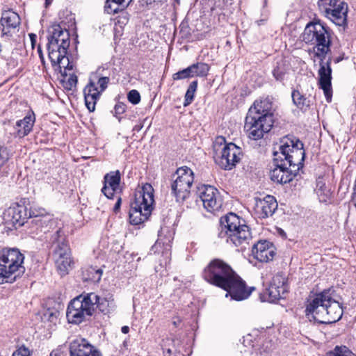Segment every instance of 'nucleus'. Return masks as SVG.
I'll return each mask as SVG.
<instances>
[{
	"label": "nucleus",
	"mask_w": 356,
	"mask_h": 356,
	"mask_svg": "<svg viewBox=\"0 0 356 356\" xmlns=\"http://www.w3.org/2000/svg\"><path fill=\"white\" fill-rule=\"evenodd\" d=\"M202 277L208 283L227 291L236 300L248 298L254 287L247 289L245 283L236 273L229 264L220 259L211 260L205 267Z\"/></svg>",
	"instance_id": "nucleus-1"
},
{
	"label": "nucleus",
	"mask_w": 356,
	"mask_h": 356,
	"mask_svg": "<svg viewBox=\"0 0 356 356\" xmlns=\"http://www.w3.org/2000/svg\"><path fill=\"white\" fill-rule=\"evenodd\" d=\"M334 291L329 289L315 295L307 305L305 313L321 323H332L343 315L341 304L334 299Z\"/></svg>",
	"instance_id": "nucleus-2"
},
{
	"label": "nucleus",
	"mask_w": 356,
	"mask_h": 356,
	"mask_svg": "<svg viewBox=\"0 0 356 356\" xmlns=\"http://www.w3.org/2000/svg\"><path fill=\"white\" fill-rule=\"evenodd\" d=\"M47 49L49 58L54 67H58L61 74H66L72 70L73 65L67 56L70 46V34L65 29L59 24H53L49 31Z\"/></svg>",
	"instance_id": "nucleus-3"
},
{
	"label": "nucleus",
	"mask_w": 356,
	"mask_h": 356,
	"mask_svg": "<svg viewBox=\"0 0 356 356\" xmlns=\"http://www.w3.org/2000/svg\"><path fill=\"white\" fill-rule=\"evenodd\" d=\"M28 218H33L32 222H34L38 229L44 233L49 232V228L55 224V221L51 218L50 216L46 215L44 209L41 208L31 207L28 214L25 207L16 205L9 207L4 213L5 220L14 226L23 225Z\"/></svg>",
	"instance_id": "nucleus-4"
},
{
	"label": "nucleus",
	"mask_w": 356,
	"mask_h": 356,
	"mask_svg": "<svg viewBox=\"0 0 356 356\" xmlns=\"http://www.w3.org/2000/svg\"><path fill=\"white\" fill-rule=\"evenodd\" d=\"M24 254L17 248L0 251V284L13 283L24 273Z\"/></svg>",
	"instance_id": "nucleus-5"
},
{
	"label": "nucleus",
	"mask_w": 356,
	"mask_h": 356,
	"mask_svg": "<svg viewBox=\"0 0 356 356\" xmlns=\"http://www.w3.org/2000/svg\"><path fill=\"white\" fill-rule=\"evenodd\" d=\"M302 40L313 44L316 56L325 58L330 51V34L327 28L319 22L309 23L302 33Z\"/></svg>",
	"instance_id": "nucleus-6"
},
{
	"label": "nucleus",
	"mask_w": 356,
	"mask_h": 356,
	"mask_svg": "<svg viewBox=\"0 0 356 356\" xmlns=\"http://www.w3.org/2000/svg\"><path fill=\"white\" fill-rule=\"evenodd\" d=\"M153 191L152 186L146 184L135 194L129 210V220L132 225H140L148 219L154 202Z\"/></svg>",
	"instance_id": "nucleus-7"
},
{
	"label": "nucleus",
	"mask_w": 356,
	"mask_h": 356,
	"mask_svg": "<svg viewBox=\"0 0 356 356\" xmlns=\"http://www.w3.org/2000/svg\"><path fill=\"white\" fill-rule=\"evenodd\" d=\"M303 143L294 136H286L280 141L279 151L274 152V156L283 159L290 167L299 171L303 166L305 153Z\"/></svg>",
	"instance_id": "nucleus-8"
},
{
	"label": "nucleus",
	"mask_w": 356,
	"mask_h": 356,
	"mask_svg": "<svg viewBox=\"0 0 356 356\" xmlns=\"http://www.w3.org/2000/svg\"><path fill=\"white\" fill-rule=\"evenodd\" d=\"M97 300V294L90 293L84 296H77L71 300L66 312L68 322L79 324L86 319V316H92Z\"/></svg>",
	"instance_id": "nucleus-9"
},
{
	"label": "nucleus",
	"mask_w": 356,
	"mask_h": 356,
	"mask_svg": "<svg viewBox=\"0 0 356 356\" xmlns=\"http://www.w3.org/2000/svg\"><path fill=\"white\" fill-rule=\"evenodd\" d=\"M216 163L225 170L236 166L242 156L241 149L233 143L225 144V138L218 137L213 144Z\"/></svg>",
	"instance_id": "nucleus-10"
},
{
	"label": "nucleus",
	"mask_w": 356,
	"mask_h": 356,
	"mask_svg": "<svg viewBox=\"0 0 356 356\" xmlns=\"http://www.w3.org/2000/svg\"><path fill=\"white\" fill-rule=\"evenodd\" d=\"M171 193L178 202H184L189 197L194 181L193 172L187 166L179 168L172 177Z\"/></svg>",
	"instance_id": "nucleus-11"
},
{
	"label": "nucleus",
	"mask_w": 356,
	"mask_h": 356,
	"mask_svg": "<svg viewBox=\"0 0 356 356\" xmlns=\"http://www.w3.org/2000/svg\"><path fill=\"white\" fill-rule=\"evenodd\" d=\"M51 241L55 245L54 257L57 270L60 275H65L67 274L72 261L68 244L60 229L56 230L51 237Z\"/></svg>",
	"instance_id": "nucleus-12"
},
{
	"label": "nucleus",
	"mask_w": 356,
	"mask_h": 356,
	"mask_svg": "<svg viewBox=\"0 0 356 356\" xmlns=\"http://www.w3.org/2000/svg\"><path fill=\"white\" fill-rule=\"evenodd\" d=\"M109 81V77L97 72L90 75L89 82L83 89L86 106L90 112L95 111L96 103L107 88Z\"/></svg>",
	"instance_id": "nucleus-13"
},
{
	"label": "nucleus",
	"mask_w": 356,
	"mask_h": 356,
	"mask_svg": "<svg viewBox=\"0 0 356 356\" xmlns=\"http://www.w3.org/2000/svg\"><path fill=\"white\" fill-rule=\"evenodd\" d=\"M274 120L269 117L256 116L248 113L245 118L244 129L249 138L257 140L262 138L272 129Z\"/></svg>",
	"instance_id": "nucleus-14"
},
{
	"label": "nucleus",
	"mask_w": 356,
	"mask_h": 356,
	"mask_svg": "<svg viewBox=\"0 0 356 356\" xmlns=\"http://www.w3.org/2000/svg\"><path fill=\"white\" fill-rule=\"evenodd\" d=\"M195 194L208 211L213 212L221 208L222 200L218 191L215 187L205 184L200 185L197 186Z\"/></svg>",
	"instance_id": "nucleus-15"
},
{
	"label": "nucleus",
	"mask_w": 356,
	"mask_h": 356,
	"mask_svg": "<svg viewBox=\"0 0 356 356\" xmlns=\"http://www.w3.org/2000/svg\"><path fill=\"white\" fill-rule=\"evenodd\" d=\"M275 168L270 170V179L277 184H286L293 180L298 171L288 165L283 159L275 156L273 159Z\"/></svg>",
	"instance_id": "nucleus-16"
},
{
	"label": "nucleus",
	"mask_w": 356,
	"mask_h": 356,
	"mask_svg": "<svg viewBox=\"0 0 356 356\" xmlns=\"http://www.w3.org/2000/svg\"><path fill=\"white\" fill-rule=\"evenodd\" d=\"M287 292V286L285 284V279L281 275H276L273 277V283L263 294V300L269 302H274L284 298Z\"/></svg>",
	"instance_id": "nucleus-17"
},
{
	"label": "nucleus",
	"mask_w": 356,
	"mask_h": 356,
	"mask_svg": "<svg viewBox=\"0 0 356 356\" xmlns=\"http://www.w3.org/2000/svg\"><path fill=\"white\" fill-rule=\"evenodd\" d=\"M69 349L70 356H102L99 350L83 338L72 340Z\"/></svg>",
	"instance_id": "nucleus-18"
},
{
	"label": "nucleus",
	"mask_w": 356,
	"mask_h": 356,
	"mask_svg": "<svg viewBox=\"0 0 356 356\" xmlns=\"http://www.w3.org/2000/svg\"><path fill=\"white\" fill-rule=\"evenodd\" d=\"M277 207V202L272 195H266L262 199H255L254 211L259 218H267L272 216Z\"/></svg>",
	"instance_id": "nucleus-19"
},
{
	"label": "nucleus",
	"mask_w": 356,
	"mask_h": 356,
	"mask_svg": "<svg viewBox=\"0 0 356 356\" xmlns=\"http://www.w3.org/2000/svg\"><path fill=\"white\" fill-rule=\"evenodd\" d=\"M243 225H247L243 219L234 213H229L220 219L221 230L218 234L220 238H225L226 234L238 231Z\"/></svg>",
	"instance_id": "nucleus-20"
},
{
	"label": "nucleus",
	"mask_w": 356,
	"mask_h": 356,
	"mask_svg": "<svg viewBox=\"0 0 356 356\" xmlns=\"http://www.w3.org/2000/svg\"><path fill=\"white\" fill-rule=\"evenodd\" d=\"M253 257L260 262H268L273 260L275 252V248L267 241H259L252 248Z\"/></svg>",
	"instance_id": "nucleus-21"
},
{
	"label": "nucleus",
	"mask_w": 356,
	"mask_h": 356,
	"mask_svg": "<svg viewBox=\"0 0 356 356\" xmlns=\"http://www.w3.org/2000/svg\"><path fill=\"white\" fill-rule=\"evenodd\" d=\"M102 192L108 199H113L120 190V175L118 170L107 173L104 178Z\"/></svg>",
	"instance_id": "nucleus-22"
},
{
	"label": "nucleus",
	"mask_w": 356,
	"mask_h": 356,
	"mask_svg": "<svg viewBox=\"0 0 356 356\" xmlns=\"http://www.w3.org/2000/svg\"><path fill=\"white\" fill-rule=\"evenodd\" d=\"M332 69L330 67V59L327 62H321V67L318 70L319 85L323 89L324 94L328 100L331 97V79Z\"/></svg>",
	"instance_id": "nucleus-23"
},
{
	"label": "nucleus",
	"mask_w": 356,
	"mask_h": 356,
	"mask_svg": "<svg viewBox=\"0 0 356 356\" xmlns=\"http://www.w3.org/2000/svg\"><path fill=\"white\" fill-rule=\"evenodd\" d=\"M227 243L230 242L235 246H243L249 243L252 238V234L248 225H243L241 229L226 234L225 238Z\"/></svg>",
	"instance_id": "nucleus-24"
},
{
	"label": "nucleus",
	"mask_w": 356,
	"mask_h": 356,
	"mask_svg": "<svg viewBox=\"0 0 356 356\" xmlns=\"http://www.w3.org/2000/svg\"><path fill=\"white\" fill-rule=\"evenodd\" d=\"M273 103L269 97L256 100L253 105L250 106L248 113H251L256 116L265 115L273 120L272 112Z\"/></svg>",
	"instance_id": "nucleus-25"
},
{
	"label": "nucleus",
	"mask_w": 356,
	"mask_h": 356,
	"mask_svg": "<svg viewBox=\"0 0 356 356\" xmlns=\"http://www.w3.org/2000/svg\"><path fill=\"white\" fill-rule=\"evenodd\" d=\"M341 4V6H338L337 9L328 11V14L325 16L337 26H344L347 24V13L348 8L346 3Z\"/></svg>",
	"instance_id": "nucleus-26"
},
{
	"label": "nucleus",
	"mask_w": 356,
	"mask_h": 356,
	"mask_svg": "<svg viewBox=\"0 0 356 356\" xmlns=\"http://www.w3.org/2000/svg\"><path fill=\"white\" fill-rule=\"evenodd\" d=\"M97 301L95 302V305L99 310L104 314H109L115 311L116 305L113 298V295L111 293H104L102 296H97Z\"/></svg>",
	"instance_id": "nucleus-27"
},
{
	"label": "nucleus",
	"mask_w": 356,
	"mask_h": 356,
	"mask_svg": "<svg viewBox=\"0 0 356 356\" xmlns=\"http://www.w3.org/2000/svg\"><path fill=\"white\" fill-rule=\"evenodd\" d=\"M35 122L34 115H26L24 119L18 120L16 123L17 136L23 138L27 136L32 130Z\"/></svg>",
	"instance_id": "nucleus-28"
},
{
	"label": "nucleus",
	"mask_w": 356,
	"mask_h": 356,
	"mask_svg": "<svg viewBox=\"0 0 356 356\" xmlns=\"http://www.w3.org/2000/svg\"><path fill=\"white\" fill-rule=\"evenodd\" d=\"M132 0H106L104 11L109 15L122 12L126 9Z\"/></svg>",
	"instance_id": "nucleus-29"
},
{
	"label": "nucleus",
	"mask_w": 356,
	"mask_h": 356,
	"mask_svg": "<svg viewBox=\"0 0 356 356\" xmlns=\"http://www.w3.org/2000/svg\"><path fill=\"white\" fill-rule=\"evenodd\" d=\"M20 23V18L17 13L12 10H6L2 13L1 18V25L7 29H15Z\"/></svg>",
	"instance_id": "nucleus-30"
},
{
	"label": "nucleus",
	"mask_w": 356,
	"mask_h": 356,
	"mask_svg": "<svg viewBox=\"0 0 356 356\" xmlns=\"http://www.w3.org/2000/svg\"><path fill=\"white\" fill-rule=\"evenodd\" d=\"M171 241H172V237L170 234L168 236H163L162 233L161 232L159 234V238L157 241H156L154 245L153 248L156 249V250H159V248L163 247V250H162L163 254H168V253L170 251L171 248Z\"/></svg>",
	"instance_id": "nucleus-31"
},
{
	"label": "nucleus",
	"mask_w": 356,
	"mask_h": 356,
	"mask_svg": "<svg viewBox=\"0 0 356 356\" xmlns=\"http://www.w3.org/2000/svg\"><path fill=\"white\" fill-rule=\"evenodd\" d=\"M315 191L321 202H327L331 195L330 190L326 186L325 183L322 179H317Z\"/></svg>",
	"instance_id": "nucleus-32"
},
{
	"label": "nucleus",
	"mask_w": 356,
	"mask_h": 356,
	"mask_svg": "<svg viewBox=\"0 0 356 356\" xmlns=\"http://www.w3.org/2000/svg\"><path fill=\"white\" fill-rule=\"evenodd\" d=\"M102 275V270L92 266L88 267L83 271V279L86 281L98 282L101 280Z\"/></svg>",
	"instance_id": "nucleus-33"
},
{
	"label": "nucleus",
	"mask_w": 356,
	"mask_h": 356,
	"mask_svg": "<svg viewBox=\"0 0 356 356\" xmlns=\"http://www.w3.org/2000/svg\"><path fill=\"white\" fill-rule=\"evenodd\" d=\"M341 3H346L340 0H318V5L319 9L325 15L328 14L330 10L337 9L338 6H341Z\"/></svg>",
	"instance_id": "nucleus-34"
},
{
	"label": "nucleus",
	"mask_w": 356,
	"mask_h": 356,
	"mask_svg": "<svg viewBox=\"0 0 356 356\" xmlns=\"http://www.w3.org/2000/svg\"><path fill=\"white\" fill-rule=\"evenodd\" d=\"M293 103L300 109L307 110L310 106V100L302 95L298 90L292 92Z\"/></svg>",
	"instance_id": "nucleus-35"
},
{
	"label": "nucleus",
	"mask_w": 356,
	"mask_h": 356,
	"mask_svg": "<svg viewBox=\"0 0 356 356\" xmlns=\"http://www.w3.org/2000/svg\"><path fill=\"white\" fill-rule=\"evenodd\" d=\"M63 77L62 82L65 89L73 90L77 83V76L74 73L66 72V74H61Z\"/></svg>",
	"instance_id": "nucleus-36"
},
{
	"label": "nucleus",
	"mask_w": 356,
	"mask_h": 356,
	"mask_svg": "<svg viewBox=\"0 0 356 356\" xmlns=\"http://www.w3.org/2000/svg\"><path fill=\"white\" fill-rule=\"evenodd\" d=\"M194 76H206L209 71V66L204 63H197L191 65Z\"/></svg>",
	"instance_id": "nucleus-37"
},
{
	"label": "nucleus",
	"mask_w": 356,
	"mask_h": 356,
	"mask_svg": "<svg viewBox=\"0 0 356 356\" xmlns=\"http://www.w3.org/2000/svg\"><path fill=\"white\" fill-rule=\"evenodd\" d=\"M197 81H193L190 83V85L187 89V91L186 92V95H185V99H184V106H188L193 101L195 92L197 90Z\"/></svg>",
	"instance_id": "nucleus-38"
},
{
	"label": "nucleus",
	"mask_w": 356,
	"mask_h": 356,
	"mask_svg": "<svg viewBox=\"0 0 356 356\" xmlns=\"http://www.w3.org/2000/svg\"><path fill=\"white\" fill-rule=\"evenodd\" d=\"M327 356H356L346 346H336L332 351H330Z\"/></svg>",
	"instance_id": "nucleus-39"
},
{
	"label": "nucleus",
	"mask_w": 356,
	"mask_h": 356,
	"mask_svg": "<svg viewBox=\"0 0 356 356\" xmlns=\"http://www.w3.org/2000/svg\"><path fill=\"white\" fill-rule=\"evenodd\" d=\"M22 61L20 54L17 49L12 51L10 56L7 60V65L10 68H15L17 67L19 63Z\"/></svg>",
	"instance_id": "nucleus-40"
},
{
	"label": "nucleus",
	"mask_w": 356,
	"mask_h": 356,
	"mask_svg": "<svg viewBox=\"0 0 356 356\" xmlns=\"http://www.w3.org/2000/svg\"><path fill=\"white\" fill-rule=\"evenodd\" d=\"M193 72L191 66L190 65L188 67L175 73L172 75V78L174 80H181L192 78L193 77Z\"/></svg>",
	"instance_id": "nucleus-41"
},
{
	"label": "nucleus",
	"mask_w": 356,
	"mask_h": 356,
	"mask_svg": "<svg viewBox=\"0 0 356 356\" xmlns=\"http://www.w3.org/2000/svg\"><path fill=\"white\" fill-rule=\"evenodd\" d=\"M286 74V68L283 63H277V65L273 71V76L277 81H282Z\"/></svg>",
	"instance_id": "nucleus-42"
},
{
	"label": "nucleus",
	"mask_w": 356,
	"mask_h": 356,
	"mask_svg": "<svg viewBox=\"0 0 356 356\" xmlns=\"http://www.w3.org/2000/svg\"><path fill=\"white\" fill-rule=\"evenodd\" d=\"M128 100L133 104H137L140 101V93L136 90H131L127 95Z\"/></svg>",
	"instance_id": "nucleus-43"
},
{
	"label": "nucleus",
	"mask_w": 356,
	"mask_h": 356,
	"mask_svg": "<svg viewBox=\"0 0 356 356\" xmlns=\"http://www.w3.org/2000/svg\"><path fill=\"white\" fill-rule=\"evenodd\" d=\"M32 352L26 346H22L15 350L12 356H31Z\"/></svg>",
	"instance_id": "nucleus-44"
},
{
	"label": "nucleus",
	"mask_w": 356,
	"mask_h": 356,
	"mask_svg": "<svg viewBox=\"0 0 356 356\" xmlns=\"http://www.w3.org/2000/svg\"><path fill=\"white\" fill-rule=\"evenodd\" d=\"M129 14L127 13H122L118 18L117 23L121 25H125L129 22Z\"/></svg>",
	"instance_id": "nucleus-45"
},
{
	"label": "nucleus",
	"mask_w": 356,
	"mask_h": 356,
	"mask_svg": "<svg viewBox=\"0 0 356 356\" xmlns=\"http://www.w3.org/2000/svg\"><path fill=\"white\" fill-rule=\"evenodd\" d=\"M7 152L6 149H0V167L8 161Z\"/></svg>",
	"instance_id": "nucleus-46"
},
{
	"label": "nucleus",
	"mask_w": 356,
	"mask_h": 356,
	"mask_svg": "<svg viewBox=\"0 0 356 356\" xmlns=\"http://www.w3.org/2000/svg\"><path fill=\"white\" fill-rule=\"evenodd\" d=\"M126 106L124 104H118L115 106V111L117 114H122L125 111Z\"/></svg>",
	"instance_id": "nucleus-47"
},
{
	"label": "nucleus",
	"mask_w": 356,
	"mask_h": 356,
	"mask_svg": "<svg viewBox=\"0 0 356 356\" xmlns=\"http://www.w3.org/2000/svg\"><path fill=\"white\" fill-rule=\"evenodd\" d=\"M120 205H121V197L120 196H118L117 202L115 204L114 207H113V211L115 213H117L120 210Z\"/></svg>",
	"instance_id": "nucleus-48"
},
{
	"label": "nucleus",
	"mask_w": 356,
	"mask_h": 356,
	"mask_svg": "<svg viewBox=\"0 0 356 356\" xmlns=\"http://www.w3.org/2000/svg\"><path fill=\"white\" fill-rule=\"evenodd\" d=\"M146 119H145L143 122H140L138 124H136L134 128H133V131H140L143 126H144V121H145Z\"/></svg>",
	"instance_id": "nucleus-49"
},
{
	"label": "nucleus",
	"mask_w": 356,
	"mask_h": 356,
	"mask_svg": "<svg viewBox=\"0 0 356 356\" xmlns=\"http://www.w3.org/2000/svg\"><path fill=\"white\" fill-rule=\"evenodd\" d=\"M271 347V343L270 341L266 342L263 344L261 349L264 352L268 353L270 351V348Z\"/></svg>",
	"instance_id": "nucleus-50"
},
{
	"label": "nucleus",
	"mask_w": 356,
	"mask_h": 356,
	"mask_svg": "<svg viewBox=\"0 0 356 356\" xmlns=\"http://www.w3.org/2000/svg\"><path fill=\"white\" fill-rule=\"evenodd\" d=\"M37 51L38 53L40 58L41 59V61L43 62L44 61V56H43L42 49H41L40 46L38 47Z\"/></svg>",
	"instance_id": "nucleus-51"
},
{
	"label": "nucleus",
	"mask_w": 356,
	"mask_h": 356,
	"mask_svg": "<svg viewBox=\"0 0 356 356\" xmlns=\"http://www.w3.org/2000/svg\"><path fill=\"white\" fill-rule=\"evenodd\" d=\"M172 350L170 348L163 349L164 356H170Z\"/></svg>",
	"instance_id": "nucleus-52"
},
{
	"label": "nucleus",
	"mask_w": 356,
	"mask_h": 356,
	"mask_svg": "<svg viewBox=\"0 0 356 356\" xmlns=\"http://www.w3.org/2000/svg\"><path fill=\"white\" fill-rule=\"evenodd\" d=\"M121 331L124 334H127L129 332V327L128 326H126V325L123 326L121 328Z\"/></svg>",
	"instance_id": "nucleus-53"
},
{
	"label": "nucleus",
	"mask_w": 356,
	"mask_h": 356,
	"mask_svg": "<svg viewBox=\"0 0 356 356\" xmlns=\"http://www.w3.org/2000/svg\"><path fill=\"white\" fill-rule=\"evenodd\" d=\"M29 36H30V38H31V44L32 45L34 44V42L35 41V38H36V35L33 33H31L29 34Z\"/></svg>",
	"instance_id": "nucleus-54"
},
{
	"label": "nucleus",
	"mask_w": 356,
	"mask_h": 356,
	"mask_svg": "<svg viewBox=\"0 0 356 356\" xmlns=\"http://www.w3.org/2000/svg\"><path fill=\"white\" fill-rule=\"evenodd\" d=\"M181 322V320L179 318H176V319H175L173 321H172V324L175 326V327H177V325L179 324V323Z\"/></svg>",
	"instance_id": "nucleus-55"
},
{
	"label": "nucleus",
	"mask_w": 356,
	"mask_h": 356,
	"mask_svg": "<svg viewBox=\"0 0 356 356\" xmlns=\"http://www.w3.org/2000/svg\"><path fill=\"white\" fill-rule=\"evenodd\" d=\"M49 356H60V355H59V354H58L57 352H54V351H53V352H51V353H50V355H49Z\"/></svg>",
	"instance_id": "nucleus-56"
},
{
	"label": "nucleus",
	"mask_w": 356,
	"mask_h": 356,
	"mask_svg": "<svg viewBox=\"0 0 356 356\" xmlns=\"http://www.w3.org/2000/svg\"><path fill=\"white\" fill-rule=\"evenodd\" d=\"M52 1L53 0H45L46 6H48L49 4H51Z\"/></svg>",
	"instance_id": "nucleus-57"
},
{
	"label": "nucleus",
	"mask_w": 356,
	"mask_h": 356,
	"mask_svg": "<svg viewBox=\"0 0 356 356\" xmlns=\"http://www.w3.org/2000/svg\"><path fill=\"white\" fill-rule=\"evenodd\" d=\"M280 234H284V235H285V233H284V231H283V230H282V229H280Z\"/></svg>",
	"instance_id": "nucleus-58"
},
{
	"label": "nucleus",
	"mask_w": 356,
	"mask_h": 356,
	"mask_svg": "<svg viewBox=\"0 0 356 356\" xmlns=\"http://www.w3.org/2000/svg\"><path fill=\"white\" fill-rule=\"evenodd\" d=\"M166 341H167V342H168V341L173 342V340L172 339H168Z\"/></svg>",
	"instance_id": "nucleus-59"
},
{
	"label": "nucleus",
	"mask_w": 356,
	"mask_h": 356,
	"mask_svg": "<svg viewBox=\"0 0 356 356\" xmlns=\"http://www.w3.org/2000/svg\"><path fill=\"white\" fill-rule=\"evenodd\" d=\"M177 1H178L179 0H176Z\"/></svg>",
	"instance_id": "nucleus-60"
}]
</instances>
